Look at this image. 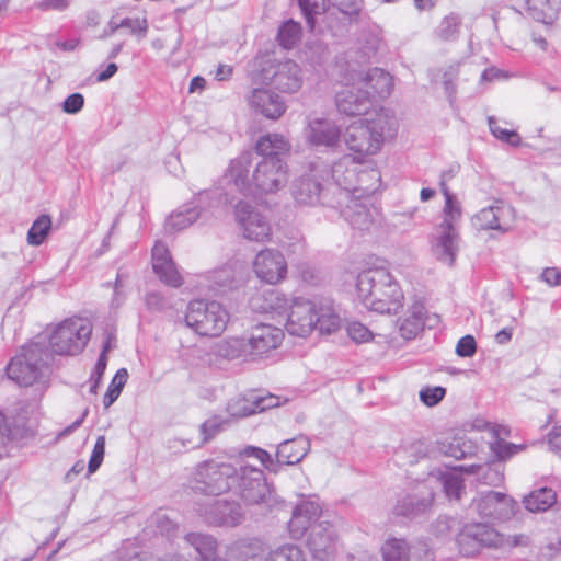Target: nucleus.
I'll use <instances>...</instances> for the list:
<instances>
[{"mask_svg": "<svg viewBox=\"0 0 561 561\" xmlns=\"http://www.w3.org/2000/svg\"><path fill=\"white\" fill-rule=\"evenodd\" d=\"M383 561H408V546L402 539H389L382 547Z\"/></svg>", "mask_w": 561, "mask_h": 561, "instance_id": "nucleus-52", "label": "nucleus"}, {"mask_svg": "<svg viewBox=\"0 0 561 561\" xmlns=\"http://www.w3.org/2000/svg\"><path fill=\"white\" fill-rule=\"evenodd\" d=\"M264 561H307V559L299 546L285 543L271 550Z\"/></svg>", "mask_w": 561, "mask_h": 561, "instance_id": "nucleus-47", "label": "nucleus"}, {"mask_svg": "<svg viewBox=\"0 0 561 561\" xmlns=\"http://www.w3.org/2000/svg\"><path fill=\"white\" fill-rule=\"evenodd\" d=\"M104 453H105V437L99 436L96 438V442L93 447V450H92V454H91V457L89 460V465H88V470L90 473H93L99 469V467L101 466V463L103 461Z\"/></svg>", "mask_w": 561, "mask_h": 561, "instance_id": "nucleus-58", "label": "nucleus"}, {"mask_svg": "<svg viewBox=\"0 0 561 561\" xmlns=\"http://www.w3.org/2000/svg\"><path fill=\"white\" fill-rule=\"evenodd\" d=\"M442 484L449 499L459 500L461 497L462 480L456 472L442 474Z\"/></svg>", "mask_w": 561, "mask_h": 561, "instance_id": "nucleus-54", "label": "nucleus"}, {"mask_svg": "<svg viewBox=\"0 0 561 561\" xmlns=\"http://www.w3.org/2000/svg\"><path fill=\"white\" fill-rule=\"evenodd\" d=\"M477 351L476 340L472 335H465L456 345V354L460 357H471Z\"/></svg>", "mask_w": 561, "mask_h": 561, "instance_id": "nucleus-61", "label": "nucleus"}, {"mask_svg": "<svg viewBox=\"0 0 561 561\" xmlns=\"http://www.w3.org/2000/svg\"><path fill=\"white\" fill-rule=\"evenodd\" d=\"M460 249V236L456 226L447 222L437 225L431 237V250L440 262L453 265Z\"/></svg>", "mask_w": 561, "mask_h": 561, "instance_id": "nucleus-15", "label": "nucleus"}, {"mask_svg": "<svg viewBox=\"0 0 561 561\" xmlns=\"http://www.w3.org/2000/svg\"><path fill=\"white\" fill-rule=\"evenodd\" d=\"M224 424L225 421L220 420L217 416L206 420L201 426V431L204 435V440L207 442L210 438H213L219 431H221Z\"/></svg>", "mask_w": 561, "mask_h": 561, "instance_id": "nucleus-62", "label": "nucleus"}, {"mask_svg": "<svg viewBox=\"0 0 561 561\" xmlns=\"http://www.w3.org/2000/svg\"><path fill=\"white\" fill-rule=\"evenodd\" d=\"M209 198L210 193L199 194L198 205H186L172 213L165 221V228L170 231H181L194 224L198 218L203 217L202 204H205Z\"/></svg>", "mask_w": 561, "mask_h": 561, "instance_id": "nucleus-30", "label": "nucleus"}, {"mask_svg": "<svg viewBox=\"0 0 561 561\" xmlns=\"http://www.w3.org/2000/svg\"><path fill=\"white\" fill-rule=\"evenodd\" d=\"M380 183L381 174L378 169H359V164H357V172L355 173V183L354 187L351 190V195L366 198L378 190Z\"/></svg>", "mask_w": 561, "mask_h": 561, "instance_id": "nucleus-36", "label": "nucleus"}, {"mask_svg": "<svg viewBox=\"0 0 561 561\" xmlns=\"http://www.w3.org/2000/svg\"><path fill=\"white\" fill-rule=\"evenodd\" d=\"M47 360L48 353L44 346L32 342L24 345L9 362L7 365L8 377L19 386L41 385L42 388H45L49 376Z\"/></svg>", "mask_w": 561, "mask_h": 561, "instance_id": "nucleus-5", "label": "nucleus"}, {"mask_svg": "<svg viewBox=\"0 0 561 561\" xmlns=\"http://www.w3.org/2000/svg\"><path fill=\"white\" fill-rule=\"evenodd\" d=\"M252 271L261 282L276 285L286 278L288 265L279 250L265 248L255 254Z\"/></svg>", "mask_w": 561, "mask_h": 561, "instance_id": "nucleus-12", "label": "nucleus"}, {"mask_svg": "<svg viewBox=\"0 0 561 561\" xmlns=\"http://www.w3.org/2000/svg\"><path fill=\"white\" fill-rule=\"evenodd\" d=\"M289 167L282 158H262L253 162L251 152H243L230 160L220 179L226 195L238 192L244 196L274 195L286 187Z\"/></svg>", "mask_w": 561, "mask_h": 561, "instance_id": "nucleus-1", "label": "nucleus"}, {"mask_svg": "<svg viewBox=\"0 0 561 561\" xmlns=\"http://www.w3.org/2000/svg\"><path fill=\"white\" fill-rule=\"evenodd\" d=\"M300 25L297 22L289 20L280 25L277 39L284 48L290 49L300 39Z\"/></svg>", "mask_w": 561, "mask_h": 561, "instance_id": "nucleus-50", "label": "nucleus"}, {"mask_svg": "<svg viewBox=\"0 0 561 561\" xmlns=\"http://www.w3.org/2000/svg\"><path fill=\"white\" fill-rule=\"evenodd\" d=\"M398 122L389 110L380 108L371 118L359 119L347 126L344 142L358 162L376 156L385 141L397 134Z\"/></svg>", "mask_w": 561, "mask_h": 561, "instance_id": "nucleus-3", "label": "nucleus"}, {"mask_svg": "<svg viewBox=\"0 0 561 561\" xmlns=\"http://www.w3.org/2000/svg\"><path fill=\"white\" fill-rule=\"evenodd\" d=\"M185 540L201 556V561L216 556L217 542L214 537L201 533H191L186 535Z\"/></svg>", "mask_w": 561, "mask_h": 561, "instance_id": "nucleus-46", "label": "nucleus"}, {"mask_svg": "<svg viewBox=\"0 0 561 561\" xmlns=\"http://www.w3.org/2000/svg\"><path fill=\"white\" fill-rule=\"evenodd\" d=\"M478 540L481 547H504V537L486 524L474 523L462 529V540Z\"/></svg>", "mask_w": 561, "mask_h": 561, "instance_id": "nucleus-35", "label": "nucleus"}, {"mask_svg": "<svg viewBox=\"0 0 561 561\" xmlns=\"http://www.w3.org/2000/svg\"><path fill=\"white\" fill-rule=\"evenodd\" d=\"M527 13L536 21L550 24L556 19L559 0H525Z\"/></svg>", "mask_w": 561, "mask_h": 561, "instance_id": "nucleus-40", "label": "nucleus"}, {"mask_svg": "<svg viewBox=\"0 0 561 561\" xmlns=\"http://www.w3.org/2000/svg\"><path fill=\"white\" fill-rule=\"evenodd\" d=\"M289 141L279 134H267L259 138L256 152L263 158H279L280 154L290 151Z\"/></svg>", "mask_w": 561, "mask_h": 561, "instance_id": "nucleus-39", "label": "nucleus"}, {"mask_svg": "<svg viewBox=\"0 0 561 561\" xmlns=\"http://www.w3.org/2000/svg\"><path fill=\"white\" fill-rule=\"evenodd\" d=\"M295 298L279 290L270 289L260 296L253 297L251 306L260 313L268 314L272 318L285 319Z\"/></svg>", "mask_w": 561, "mask_h": 561, "instance_id": "nucleus-23", "label": "nucleus"}, {"mask_svg": "<svg viewBox=\"0 0 561 561\" xmlns=\"http://www.w3.org/2000/svg\"><path fill=\"white\" fill-rule=\"evenodd\" d=\"M205 517L211 525L228 527H236L244 519L241 505L237 502H228L225 500L214 501L209 505Z\"/></svg>", "mask_w": 561, "mask_h": 561, "instance_id": "nucleus-25", "label": "nucleus"}, {"mask_svg": "<svg viewBox=\"0 0 561 561\" xmlns=\"http://www.w3.org/2000/svg\"><path fill=\"white\" fill-rule=\"evenodd\" d=\"M557 503V493L550 488H540L524 497L526 510L533 513L545 512Z\"/></svg>", "mask_w": 561, "mask_h": 561, "instance_id": "nucleus-42", "label": "nucleus"}, {"mask_svg": "<svg viewBox=\"0 0 561 561\" xmlns=\"http://www.w3.org/2000/svg\"><path fill=\"white\" fill-rule=\"evenodd\" d=\"M265 545L259 539H242L228 547L227 556L231 561H263Z\"/></svg>", "mask_w": 561, "mask_h": 561, "instance_id": "nucleus-33", "label": "nucleus"}, {"mask_svg": "<svg viewBox=\"0 0 561 561\" xmlns=\"http://www.w3.org/2000/svg\"><path fill=\"white\" fill-rule=\"evenodd\" d=\"M336 108L346 116L364 115L373 105L370 92L358 83L352 73L351 79L342 85L335 95Z\"/></svg>", "mask_w": 561, "mask_h": 561, "instance_id": "nucleus-11", "label": "nucleus"}, {"mask_svg": "<svg viewBox=\"0 0 561 561\" xmlns=\"http://www.w3.org/2000/svg\"><path fill=\"white\" fill-rule=\"evenodd\" d=\"M436 449L444 456L461 459L471 453L472 445L471 442L463 437L454 436L438 440L436 443Z\"/></svg>", "mask_w": 561, "mask_h": 561, "instance_id": "nucleus-43", "label": "nucleus"}, {"mask_svg": "<svg viewBox=\"0 0 561 561\" xmlns=\"http://www.w3.org/2000/svg\"><path fill=\"white\" fill-rule=\"evenodd\" d=\"M425 324V307L421 300H414L398 320L400 335L405 340L416 337Z\"/></svg>", "mask_w": 561, "mask_h": 561, "instance_id": "nucleus-29", "label": "nucleus"}, {"mask_svg": "<svg viewBox=\"0 0 561 561\" xmlns=\"http://www.w3.org/2000/svg\"><path fill=\"white\" fill-rule=\"evenodd\" d=\"M513 220V208L502 201H496L489 207L479 210L472 218V225L478 230L506 231Z\"/></svg>", "mask_w": 561, "mask_h": 561, "instance_id": "nucleus-18", "label": "nucleus"}, {"mask_svg": "<svg viewBox=\"0 0 561 561\" xmlns=\"http://www.w3.org/2000/svg\"><path fill=\"white\" fill-rule=\"evenodd\" d=\"M116 27H124L129 30V32L134 35H137L139 38H144L148 31V21L146 18H124Z\"/></svg>", "mask_w": 561, "mask_h": 561, "instance_id": "nucleus-56", "label": "nucleus"}, {"mask_svg": "<svg viewBox=\"0 0 561 561\" xmlns=\"http://www.w3.org/2000/svg\"><path fill=\"white\" fill-rule=\"evenodd\" d=\"M284 336V331L272 324L260 323L253 327L248 336L251 359L267 356L270 352L280 346Z\"/></svg>", "mask_w": 561, "mask_h": 561, "instance_id": "nucleus-17", "label": "nucleus"}, {"mask_svg": "<svg viewBox=\"0 0 561 561\" xmlns=\"http://www.w3.org/2000/svg\"><path fill=\"white\" fill-rule=\"evenodd\" d=\"M248 104L270 119L279 118L286 110L283 99L267 89H253L248 96Z\"/></svg>", "mask_w": 561, "mask_h": 561, "instance_id": "nucleus-24", "label": "nucleus"}, {"mask_svg": "<svg viewBox=\"0 0 561 561\" xmlns=\"http://www.w3.org/2000/svg\"><path fill=\"white\" fill-rule=\"evenodd\" d=\"M230 320L228 310L217 301L193 300L188 304L184 321L201 336L217 337Z\"/></svg>", "mask_w": 561, "mask_h": 561, "instance_id": "nucleus-6", "label": "nucleus"}, {"mask_svg": "<svg viewBox=\"0 0 561 561\" xmlns=\"http://www.w3.org/2000/svg\"><path fill=\"white\" fill-rule=\"evenodd\" d=\"M357 297L369 311L396 314L403 307L404 294L396 277L386 266H375L357 276Z\"/></svg>", "mask_w": 561, "mask_h": 561, "instance_id": "nucleus-2", "label": "nucleus"}, {"mask_svg": "<svg viewBox=\"0 0 561 561\" xmlns=\"http://www.w3.org/2000/svg\"><path fill=\"white\" fill-rule=\"evenodd\" d=\"M317 328L320 333L332 334L342 325V319L330 302L317 304Z\"/></svg>", "mask_w": 561, "mask_h": 561, "instance_id": "nucleus-41", "label": "nucleus"}, {"mask_svg": "<svg viewBox=\"0 0 561 561\" xmlns=\"http://www.w3.org/2000/svg\"><path fill=\"white\" fill-rule=\"evenodd\" d=\"M243 457H253L260 461V463L265 467L266 469H270V467L273 465V459L271 455L259 447L249 446L247 447L243 453Z\"/></svg>", "mask_w": 561, "mask_h": 561, "instance_id": "nucleus-63", "label": "nucleus"}, {"mask_svg": "<svg viewBox=\"0 0 561 561\" xmlns=\"http://www.w3.org/2000/svg\"><path fill=\"white\" fill-rule=\"evenodd\" d=\"M306 142L312 147L333 148L341 138L339 125L325 116H309L304 129Z\"/></svg>", "mask_w": 561, "mask_h": 561, "instance_id": "nucleus-16", "label": "nucleus"}, {"mask_svg": "<svg viewBox=\"0 0 561 561\" xmlns=\"http://www.w3.org/2000/svg\"><path fill=\"white\" fill-rule=\"evenodd\" d=\"M234 219L242 237L249 241L266 242L272 237V226L266 216L251 204L240 201L234 205Z\"/></svg>", "mask_w": 561, "mask_h": 561, "instance_id": "nucleus-9", "label": "nucleus"}, {"mask_svg": "<svg viewBox=\"0 0 561 561\" xmlns=\"http://www.w3.org/2000/svg\"><path fill=\"white\" fill-rule=\"evenodd\" d=\"M321 506L313 501H302L293 511L288 522V531L291 538L300 539L317 525L321 516Z\"/></svg>", "mask_w": 561, "mask_h": 561, "instance_id": "nucleus-22", "label": "nucleus"}, {"mask_svg": "<svg viewBox=\"0 0 561 561\" xmlns=\"http://www.w3.org/2000/svg\"><path fill=\"white\" fill-rule=\"evenodd\" d=\"M152 268L165 285L174 288L182 286L183 277L172 260L168 247L160 241L156 242L152 248Z\"/></svg>", "mask_w": 561, "mask_h": 561, "instance_id": "nucleus-21", "label": "nucleus"}, {"mask_svg": "<svg viewBox=\"0 0 561 561\" xmlns=\"http://www.w3.org/2000/svg\"><path fill=\"white\" fill-rule=\"evenodd\" d=\"M248 343V337L228 336L218 341L214 345L213 352L216 356L224 359L251 362V353Z\"/></svg>", "mask_w": 561, "mask_h": 561, "instance_id": "nucleus-32", "label": "nucleus"}, {"mask_svg": "<svg viewBox=\"0 0 561 561\" xmlns=\"http://www.w3.org/2000/svg\"><path fill=\"white\" fill-rule=\"evenodd\" d=\"M127 369L121 368L116 371L103 399V404L105 409L110 408L117 400L122 392V389L124 388L127 381Z\"/></svg>", "mask_w": 561, "mask_h": 561, "instance_id": "nucleus-51", "label": "nucleus"}, {"mask_svg": "<svg viewBox=\"0 0 561 561\" xmlns=\"http://www.w3.org/2000/svg\"><path fill=\"white\" fill-rule=\"evenodd\" d=\"M245 506H255L262 512H270L282 504L275 488L270 483L264 472L240 459L239 477L233 491Z\"/></svg>", "mask_w": 561, "mask_h": 561, "instance_id": "nucleus-4", "label": "nucleus"}, {"mask_svg": "<svg viewBox=\"0 0 561 561\" xmlns=\"http://www.w3.org/2000/svg\"><path fill=\"white\" fill-rule=\"evenodd\" d=\"M341 215L356 229L366 230L373 224V213L368 208L366 198L352 196L339 198Z\"/></svg>", "mask_w": 561, "mask_h": 561, "instance_id": "nucleus-26", "label": "nucleus"}, {"mask_svg": "<svg viewBox=\"0 0 561 561\" xmlns=\"http://www.w3.org/2000/svg\"><path fill=\"white\" fill-rule=\"evenodd\" d=\"M433 502V494L431 492L409 494L398 501L394 506V513L397 515L413 517L421 513H424Z\"/></svg>", "mask_w": 561, "mask_h": 561, "instance_id": "nucleus-38", "label": "nucleus"}, {"mask_svg": "<svg viewBox=\"0 0 561 561\" xmlns=\"http://www.w3.org/2000/svg\"><path fill=\"white\" fill-rule=\"evenodd\" d=\"M517 503L502 492L489 491L473 499L471 508L482 518L505 520L514 516Z\"/></svg>", "mask_w": 561, "mask_h": 561, "instance_id": "nucleus-13", "label": "nucleus"}, {"mask_svg": "<svg viewBox=\"0 0 561 561\" xmlns=\"http://www.w3.org/2000/svg\"><path fill=\"white\" fill-rule=\"evenodd\" d=\"M240 460L236 463H219L209 461L199 470L203 486L199 489L208 494L218 495L226 491H234L237 477H239Z\"/></svg>", "mask_w": 561, "mask_h": 561, "instance_id": "nucleus-10", "label": "nucleus"}, {"mask_svg": "<svg viewBox=\"0 0 561 561\" xmlns=\"http://www.w3.org/2000/svg\"><path fill=\"white\" fill-rule=\"evenodd\" d=\"M331 4L345 15H356L362 10V0H330Z\"/></svg>", "mask_w": 561, "mask_h": 561, "instance_id": "nucleus-60", "label": "nucleus"}, {"mask_svg": "<svg viewBox=\"0 0 561 561\" xmlns=\"http://www.w3.org/2000/svg\"><path fill=\"white\" fill-rule=\"evenodd\" d=\"M272 82L283 92H297L302 84L301 70L293 60L280 62L273 75Z\"/></svg>", "mask_w": 561, "mask_h": 561, "instance_id": "nucleus-31", "label": "nucleus"}, {"mask_svg": "<svg viewBox=\"0 0 561 561\" xmlns=\"http://www.w3.org/2000/svg\"><path fill=\"white\" fill-rule=\"evenodd\" d=\"M440 191L445 197L443 207V220L450 226H456L461 217V205L456 195H454L444 181L440 182Z\"/></svg>", "mask_w": 561, "mask_h": 561, "instance_id": "nucleus-45", "label": "nucleus"}, {"mask_svg": "<svg viewBox=\"0 0 561 561\" xmlns=\"http://www.w3.org/2000/svg\"><path fill=\"white\" fill-rule=\"evenodd\" d=\"M310 450V442L306 436H297L282 442L276 451L277 461L286 465L300 462Z\"/></svg>", "mask_w": 561, "mask_h": 561, "instance_id": "nucleus-34", "label": "nucleus"}, {"mask_svg": "<svg viewBox=\"0 0 561 561\" xmlns=\"http://www.w3.org/2000/svg\"><path fill=\"white\" fill-rule=\"evenodd\" d=\"M299 7L305 14L308 26L313 30L318 23L317 16L329 10L330 0H298Z\"/></svg>", "mask_w": 561, "mask_h": 561, "instance_id": "nucleus-48", "label": "nucleus"}, {"mask_svg": "<svg viewBox=\"0 0 561 561\" xmlns=\"http://www.w3.org/2000/svg\"><path fill=\"white\" fill-rule=\"evenodd\" d=\"M446 394L443 387H427L420 391V400L427 407L438 404Z\"/></svg>", "mask_w": 561, "mask_h": 561, "instance_id": "nucleus-59", "label": "nucleus"}, {"mask_svg": "<svg viewBox=\"0 0 561 561\" xmlns=\"http://www.w3.org/2000/svg\"><path fill=\"white\" fill-rule=\"evenodd\" d=\"M328 172L320 165H312L297 176L290 184V195L298 207H317L323 205L325 186L324 174Z\"/></svg>", "mask_w": 561, "mask_h": 561, "instance_id": "nucleus-8", "label": "nucleus"}, {"mask_svg": "<svg viewBox=\"0 0 561 561\" xmlns=\"http://www.w3.org/2000/svg\"><path fill=\"white\" fill-rule=\"evenodd\" d=\"M462 18L459 13L450 12L443 16L433 31V36L440 43H454L461 34Z\"/></svg>", "mask_w": 561, "mask_h": 561, "instance_id": "nucleus-37", "label": "nucleus"}, {"mask_svg": "<svg viewBox=\"0 0 561 561\" xmlns=\"http://www.w3.org/2000/svg\"><path fill=\"white\" fill-rule=\"evenodd\" d=\"M208 278L219 288L228 287L236 280V268L232 264H225L210 271Z\"/></svg>", "mask_w": 561, "mask_h": 561, "instance_id": "nucleus-53", "label": "nucleus"}, {"mask_svg": "<svg viewBox=\"0 0 561 561\" xmlns=\"http://www.w3.org/2000/svg\"><path fill=\"white\" fill-rule=\"evenodd\" d=\"M92 332L91 323L82 318H71L56 327L49 344L56 354L76 355L87 345Z\"/></svg>", "mask_w": 561, "mask_h": 561, "instance_id": "nucleus-7", "label": "nucleus"}, {"mask_svg": "<svg viewBox=\"0 0 561 561\" xmlns=\"http://www.w3.org/2000/svg\"><path fill=\"white\" fill-rule=\"evenodd\" d=\"M354 76L358 83L370 92L371 99L374 94L379 98H387L392 91L393 79L391 75L380 68H373L366 72H354Z\"/></svg>", "mask_w": 561, "mask_h": 561, "instance_id": "nucleus-28", "label": "nucleus"}, {"mask_svg": "<svg viewBox=\"0 0 561 561\" xmlns=\"http://www.w3.org/2000/svg\"><path fill=\"white\" fill-rule=\"evenodd\" d=\"M347 335L356 343H366L373 339L371 331L358 321H351L346 325Z\"/></svg>", "mask_w": 561, "mask_h": 561, "instance_id": "nucleus-57", "label": "nucleus"}, {"mask_svg": "<svg viewBox=\"0 0 561 561\" xmlns=\"http://www.w3.org/2000/svg\"><path fill=\"white\" fill-rule=\"evenodd\" d=\"M360 163L355 157L346 154L332 164L330 175L342 190L339 198H350L351 190L355 183L357 164ZM324 170L328 172L325 175H329V171Z\"/></svg>", "mask_w": 561, "mask_h": 561, "instance_id": "nucleus-27", "label": "nucleus"}, {"mask_svg": "<svg viewBox=\"0 0 561 561\" xmlns=\"http://www.w3.org/2000/svg\"><path fill=\"white\" fill-rule=\"evenodd\" d=\"M489 127L494 137L505 141L512 146H518L520 144V137L514 130H510L500 126L499 122L494 117H489Z\"/></svg>", "mask_w": 561, "mask_h": 561, "instance_id": "nucleus-55", "label": "nucleus"}, {"mask_svg": "<svg viewBox=\"0 0 561 561\" xmlns=\"http://www.w3.org/2000/svg\"><path fill=\"white\" fill-rule=\"evenodd\" d=\"M336 539L333 525L322 520L312 526L307 543L316 559L331 561L336 552Z\"/></svg>", "mask_w": 561, "mask_h": 561, "instance_id": "nucleus-19", "label": "nucleus"}, {"mask_svg": "<svg viewBox=\"0 0 561 561\" xmlns=\"http://www.w3.org/2000/svg\"><path fill=\"white\" fill-rule=\"evenodd\" d=\"M317 302L296 297L286 316L285 328L290 335L307 337L317 328Z\"/></svg>", "mask_w": 561, "mask_h": 561, "instance_id": "nucleus-14", "label": "nucleus"}, {"mask_svg": "<svg viewBox=\"0 0 561 561\" xmlns=\"http://www.w3.org/2000/svg\"><path fill=\"white\" fill-rule=\"evenodd\" d=\"M227 412L233 417H244L257 412V396H236L227 403Z\"/></svg>", "mask_w": 561, "mask_h": 561, "instance_id": "nucleus-44", "label": "nucleus"}, {"mask_svg": "<svg viewBox=\"0 0 561 561\" xmlns=\"http://www.w3.org/2000/svg\"><path fill=\"white\" fill-rule=\"evenodd\" d=\"M51 228V219L47 215L39 216L31 226L27 232V243L33 247L41 245L48 236Z\"/></svg>", "mask_w": 561, "mask_h": 561, "instance_id": "nucleus-49", "label": "nucleus"}, {"mask_svg": "<svg viewBox=\"0 0 561 561\" xmlns=\"http://www.w3.org/2000/svg\"><path fill=\"white\" fill-rule=\"evenodd\" d=\"M84 104V98L80 93H72L66 98L62 104V111L67 114H77Z\"/></svg>", "mask_w": 561, "mask_h": 561, "instance_id": "nucleus-64", "label": "nucleus"}, {"mask_svg": "<svg viewBox=\"0 0 561 561\" xmlns=\"http://www.w3.org/2000/svg\"><path fill=\"white\" fill-rule=\"evenodd\" d=\"M474 427L486 431L490 434V449L499 460L510 459L526 449V445L513 444L505 440V437L510 435V430L506 426L477 421Z\"/></svg>", "mask_w": 561, "mask_h": 561, "instance_id": "nucleus-20", "label": "nucleus"}]
</instances>
